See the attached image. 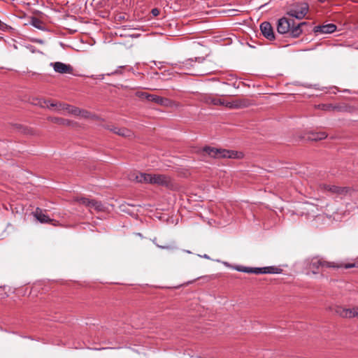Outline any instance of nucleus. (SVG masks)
<instances>
[{
  "mask_svg": "<svg viewBox=\"0 0 358 358\" xmlns=\"http://www.w3.org/2000/svg\"><path fill=\"white\" fill-rule=\"evenodd\" d=\"M306 24L305 22L296 24L292 19L282 17L277 22V31L280 34H289L291 37L297 38L302 34L301 27Z\"/></svg>",
  "mask_w": 358,
  "mask_h": 358,
  "instance_id": "1",
  "label": "nucleus"
},
{
  "mask_svg": "<svg viewBox=\"0 0 358 358\" xmlns=\"http://www.w3.org/2000/svg\"><path fill=\"white\" fill-rule=\"evenodd\" d=\"M202 151L214 158L238 159L243 156L241 152H238L234 150L212 148L210 146L203 147Z\"/></svg>",
  "mask_w": 358,
  "mask_h": 358,
  "instance_id": "2",
  "label": "nucleus"
},
{
  "mask_svg": "<svg viewBox=\"0 0 358 358\" xmlns=\"http://www.w3.org/2000/svg\"><path fill=\"white\" fill-rule=\"evenodd\" d=\"M308 267L313 273L317 274L324 268H336L338 266L334 262H327L323 258L316 257L311 259Z\"/></svg>",
  "mask_w": 358,
  "mask_h": 358,
  "instance_id": "3",
  "label": "nucleus"
},
{
  "mask_svg": "<svg viewBox=\"0 0 358 358\" xmlns=\"http://www.w3.org/2000/svg\"><path fill=\"white\" fill-rule=\"evenodd\" d=\"M43 104L40 103L41 107H47L48 108L52 107H56L57 111L65 110L68 113L73 115V111L76 108V106H71L66 103H50L49 101H43Z\"/></svg>",
  "mask_w": 358,
  "mask_h": 358,
  "instance_id": "4",
  "label": "nucleus"
},
{
  "mask_svg": "<svg viewBox=\"0 0 358 358\" xmlns=\"http://www.w3.org/2000/svg\"><path fill=\"white\" fill-rule=\"evenodd\" d=\"M79 202L89 208L90 210L94 209L97 212H103L106 208L101 201L94 199L83 197L79 199Z\"/></svg>",
  "mask_w": 358,
  "mask_h": 358,
  "instance_id": "5",
  "label": "nucleus"
},
{
  "mask_svg": "<svg viewBox=\"0 0 358 358\" xmlns=\"http://www.w3.org/2000/svg\"><path fill=\"white\" fill-rule=\"evenodd\" d=\"M308 10V5L306 3H303L299 6H296V8H291L287 13V15L292 17H295L298 20H301L307 14Z\"/></svg>",
  "mask_w": 358,
  "mask_h": 358,
  "instance_id": "6",
  "label": "nucleus"
},
{
  "mask_svg": "<svg viewBox=\"0 0 358 358\" xmlns=\"http://www.w3.org/2000/svg\"><path fill=\"white\" fill-rule=\"evenodd\" d=\"M152 184L169 188H171L173 186L171 178L169 176L163 174H152Z\"/></svg>",
  "mask_w": 358,
  "mask_h": 358,
  "instance_id": "7",
  "label": "nucleus"
},
{
  "mask_svg": "<svg viewBox=\"0 0 358 358\" xmlns=\"http://www.w3.org/2000/svg\"><path fill=\"white\" fill-rule=\"evenodd\" d=\"M138 96L145 98L148 101L158 103L161 106H168L170 103V100L157 95L150 94L145 92H141L138 94Z\"/></svg>",
  "mask_w": 358,
  "mask_h": 358,
  "instance_id": "8",
  "label": "nucleus"
},
{
  "mask_svg": "<svg viewBox=\"0 0 358 358\" xmlns=\"http://www.w3.org/2000/svg\"><path fill=\"white\" fill-rule=\"evenodd\" d=\"M260 31L262 35L268 41H273L275 38L273 27L268 22H263L260 24Z\"/></svg>",
  "mask_w": 358,
  "mask_h": 358,
  "instance_id": "9",
  "label": "nucleus"
},
{
  "mask_svg": "<svg viewBox=\"0 0 358 358\" xmlns=\"http://www.w3.org/2000/svg\"><path fill=\"white\" fill-rule=\"evenodd\" d=\"M50 66L53 67L55 72L64 74V73H72L73 67L70 64H66L60 62H52Z\"/></svg>",
  "mask_w": 358,
  "mask_h": 358,
  "instance_id": "10",
  "label": "nucleus"
},
{
  "mask_svg": "<svg viewBox=\"0 0 358 358\" xmlns=\"http://www.w3.org/2000/svg\"><path fill=\"white\" fill-rule=\"evenodd\" d=\"M336 30V26L334 24L329 23L327 24L315 26L313 31L316 34H331Z\"/></svg>",
  "mask_w": 358,
  "mask_h": 358,
  "instance_id": "11",
  "label": "nucleus"
},
{
  "mask_svg": "<svg viewBox=\"0 0 358 358\" xmlns=\"http://www.w3.org/2000/svg\"><path fill=\"white\" fill-rule=\"evenodd\" d=\"M201 101L208 105L220 106L223 104L222 99L217 98L210 94H203L201 97Z\"/></svg>",
  "mask_w": 358,
  "mask_h": 358,
  "instance_id": "12",
  "label": "nucleus"
},
{
  "mask_svg": "<svg viewBox=\"0 0 358 358\" xmlns=\"http://www.w3.org/2000/svg\"><path fill=\"white\" fill-rule=\"evenodd\" d=\"M33 214L36 220L41 223H50L53 221L47 215H45L40 208H36Z\"/></svg>",
  "mask_w": 358,
  "mask_h": 358,
  "instance_id": "13",
  "label": "nucleus"
},
{
  "mask_svg": "<svg viewBox=\"0 0 358 358\" xmlns=\"http://www.w3.org/2000/svg\"><path fill=\"white\" fill-rule=\"evenodd\" d=\"M222 106L229 108H240L246 106L245 101L243 100H236L234 101H224Z\"/></svg>",
  "mask_w": 358,
  "mask_h": 358,
  "instance_id": "14",
  "label": "nucleus"
},
{
  "mask_svg": "<svg viewBox=\"0 0 358 358\" xmlns=\"http://www.w3.org/2000/svg\"><path fill=\"white\" fill-rule=\"evenodd\" d=\"M73 115L75 116H79L85 119H92L94 117V115H92L90 112L80 109L76 107V109L73 111Z\"/></svg>",
  "mask_w": 358,
  "mask_h": 358,
  "instance_id": "15",
  "label": "nucleus"
},
{
  "mask_svg": "<svg viewBox=\"0 0 358 358\" xmlns=\"http://www.w3.org/2000/svg\"><path fill=\"white\" fill-rule=\"evenodd\" d=\"M135 179L138 182L152 184V174L140 173L138 175H136Z\"/></svg>",
  "mask_w": 358,
  "mask_h": 358,
  "instance_id": "16",
  "label": "nucleus"
},
{
  "mask_svg": "<svg viewBox=\"0 0 358 358\" xmlns=\"http://www.w3.org/2000/svg\"><path fill=\"white\" fill-rule=\"evenodd\" d=\"M108 129L121 136H130L131 131L126 128L108 127Z\"/></svg>",
  "mask_w": 358,
  "mask_h": 358,
  "instance_id": "17",
  "label": "nucleus"
},
{
  "mask_svg": "<svg viewBox=\"0 0 358 358\" xmlns=\"http://www.w3.org/2000/svg\"><path fill=\"white\" fill-rule=\"evenodd\" d=\"M327 137V134L324 131H320V132H311L309 134V136H308V139L310 141H320L322 139H324Z\"/></svg>",
  "mask_w": 358,
  "mask_h": 358,
  "instance_id": "18",
  "label": "nucleus"
},
{
  "mask_svg": "<svg viewBox=\"0 0 358 358\" xmlns=\"http://www.w3.org/2000/svg\"><path fill=\"white\" fill-rule=\"evenodd\" d=\"M30 24L34 27L35 28L40 29V30H44L45 29V25L43 22L38 18L36 17H31Z\"/></svg>",
  "mask_w": 358,
  "mask_h": 358,
  "instance_id": "19",
  "label": "nucleus"
},
{
  "mask_svg": "<svg viewBox=\"0 0 358 358\" xmlns=\"http://www.w3.org/2000/svg\"><path fill=\"white\" fill-rule=\"evenodd\" d=\"M204 60H205V59L203 57H196V58H195L194 62L193 61V59H190L185 61V62L184 63V65L187 67H188L189 66L195 67L197 66L196 63H198V64H201L204 62Z\"/></svg>",
  "mask_w": 358,
  "mask_h": 358,
  "instance_id": "20",
  "label": "nucleus"
},
{
  "mask_svg": "<svg viewBox=\"0 0 358 358\" xmlns=\"http://www.w3.org/2000/svg\"><path fill=\"white\" fill-rule=\"evenodd\" d=\"M353 191L347 187H339L338 192L336 193L342 198L346 195H351Z\"/></svg>",
  "mask_w": 358,
  "mask_h": 358,
  "instance_id": "21",
  "label": "nucleus"
},
{
  "mask_svg": "<svg viewBox=\"0 0 358 358\" xmlns=\"http://www.w3.org/2000/svg\"><path fill=\"white\" fill-rule=\"evenodd\" d=\"M345 308L341 306H336L333 308V312L338 316L344 318Z\"/></svg>",
  "mask_w": 358,
  "mask_h": 358,
  "instance_id": "22",
  "label": "nucleus"
},
{
  "mask_svg": "<svg viewBox=\"0 0 358 358\" xmlns=\"http://www.w3.org/2000/svg\"><path fill=\"white\" fill-rule=\"evenodd\" d=\"M48 120L58 124H66L68 122L67 120L57 117H50L48 118Z\"/></svg>",
  "mask_w": 358,
  "mask_h": 358,
  "instance_id": "23",
  "label": "nucleus"
},
{
  "mask_svg": "<svg viewBox=\"0 0 358 358\" xmlns=\"http://www.w3.org/2000/svg\"><path fill=\"white\" fill-rule=\"evenodd\" d=\"M355 312H354V307L351 308H345V315L344 318L345 319H352L355 317Z\"/></svg>",
  "mask_w": 358,
  "mask_h": 358,
  "instance_id": "24",
  "label": "nucleus"
},
{
  "mask_svg": "<svg viewBox=\"0 0 358 358\" xmlns=\"http://www.w3.org/2000/svg\"><path fill=\"white\" fill-rule=\"evenodd\" d=\"M234 268L236 271H239V272L250 273L252 267H248V266H241V265H238V266H236L235 267H234Z\"/></svg>",
  "mask_w": 358,
  "mask_h": 358,
  "instance_id": "25",
  "label": "nucleus"
},
{
  "mask_svg": "<svg viewBox=\"0 0 358 358\" xmlns=\"http://www.w3.org/2000/svg\"><path fill=\"white\" fill-rule=\"evenodd\" d=\"M282 272V269L280 268H278V267H276L274 266H268L267 273L278 274V273H281Z\"/></svg>",
  "mask_w": 358,
  "mask_h": 358,
  "instance_id": "26",
  "label": "nucleus"
},
{
  "mask_svg": "<svg viewBox=\"0 0 358 358\" xmlns=\"http://www.w3.org/2000/svg\"><path fill=\"white\" fill-rule=\"evenodd\" d=\"M125 68L124 66H119L116 70H115L114 71H112L110 73H108L107 74H106V76H113V75H121L122 74V69Z\"/></svg>",
  "mask_w": 358,
  "mask_h": 358,
  "instance_id": "27",
  "label": "nucleus"
},
{
  "mask_svg": "<svg viewBox=\"0 0 358 358\" xmlns=\"http://www.w3.org/2000/svg\"><path fill=\"white\" fill-rule=\"evenodd\" d=\"M15 127L19 131H21V132H23V133H31V130L30 129L25 128L24 127H23L21 124H15Z\"/></svg>",
  "mask_w": 358,
  "mask_h": 358,
  "instance_id": "28",
  "label": "nucleus"
},
{
  "mask_svg": "<svg viewBox=\"0 0 358 358\" xmlns=\"http://www.w3.org/2000/svg\"><path fill=\"white\" fill-rule=\"evenodd\" d=\"M319 108L324 110H331L334 108V107L331 104L319 105Z\"/></svg>",
  "mask_w": 358,
  "mask_h": 358,
  "instance_id": "29",
  "label": "nucleus"
},
{
  "mask_svg": "<svg viewBox=\"0 0 358 358\" xmlns=\"http://www.w3.org/2000/svg\"><path fill=\"white\" fill-rule=\"evenodd\" d=\"M339 187L336 185H328L327 186V190L332 192V193H336L338 190Z\"/></svg>",
  "mask_w": 358,
  "mask_h": 358,
  "instance_id": "30",
  "label": "nucleus"
},
{
  "mask_svg": "<svg viewBox=\"0 0 358 358\" xmlns=\"http://www.w3.org/2000/svg\"><path fill=\"white\" fill-rule=\"evenodd\" d=\"M261 273L262 271L260 267H252L250 273L261 274Z\"/></svg>",
  "mask_w": 358,
  "mask_h": 358,
  "instance_id": "31",
  "label": "nucleus"
},
{
  "mask_svg": "<svg viewBox=\"0 0 358 358\" xmlns=\"http://www.w3.org/2000/svg\"><path fill=\"white\" fill-rule=\"evenodd\" d=\"M151 13L153 16H157L159 14V10L157 8H153L151 10Z\"/></svg>",
  "mask_w": 358,
  "mask_h": 358,
  "instance_id": "32",
  "label": "nucleus"
},
{
  "mask_svg": "<svg viewBox=\"0 0 358 358\" xmlns=\"http://www.w3.org/2000/svg\"><path fill=\"white\" fill-rule=\"evenodd\" d=\"M7 27V24H5L4 22H3L1 20H0V30H5L6 28Z\"/></svg>",
  "mask_w": 358,
  "mask_h": 358,
  "instance_id": "33",
  "label": "nucleus"
},
{
  "mask_svg": "<svg viewBox=\"0 0 358 358\" xmlns=\"http://www.w3.org/2000/svg\"><path fill=\"white\" fill-rule=\"evenodd\" d=\"M158 248H162V249H166V250H170L171 248H173V247L170 246V245H157Z\"/></svg>",
  "mask_w": 358,
  "mask_h": 358,
  "instance_id": "34",
  "label": "nucleus"
},
{
  "mask_svg": "<svg viewBox=\"0 0 358 358\" xmlns=\"http://www.w3.org/2000/svg\"><path fill=\"white\" fill-rule=\"evenodd\" d=\"M261 268V274H266L267 273V269H268V266H265V267H260Z\"/></svg>",
  "mask_w": 358,
  "mask_h": 358,
  "instance_id": "35",
  "label": "nucleus"
},
{
  "mask_svg": "<svg viewBox=\"0 0 358 358\" xmlns=\"http://www.w3.org/2000/svg\"><path fill=\"white\" fill-rule=\"evenodd\" d=\"M355 317L358 318V306H354Z\"/></svg>",
  "mask_w": 358,
  "mask_h": 358,
  "instance_id": "36",
  "label": "nucleus"
},
{
  "mask_svg": "<svg viewBox=\"0 0 358 358\" xmlns=\"http://www.w3.org/2000/svg\"><path fill=\"white\" fill-rule=\"evenodd\" d=\"M355 265V264H348L345 265V268H350L354 267Z\"/></svg>",
  "mask_w": 358,
  "mask_h": 358,
  "instance_id": "37",
  "label": "nucleus"
},
{
  "mask_svg": "<svg viewBox=\"0 0 358 358\" xmlns=\"http://www.w3.org/2000/svg\"><path fill=\"white\" fill-rule=\"evenodd\" d=\"M99 76V78L100 79H103L104 78V76H105V74H101Z\"/></svg>",
  "mask_w": 358,
  "mask_h": 358,
  "instance_id": "38",
  "label": "nucleus"
},
{
  "mask_svg": "<svg viewBox=\"0 0 358 358\" xmlns=\"http://www.w3.org/2000/svg\"><path fill=\"white\" fill-rule=\"evenodd\" d=\"M203 257L206 258V259H209V257L207 255H204Z\"/></svg>",
  "mask_w": 358,
  "mask_h": 358,
  "instance_id": "39",
  "label": "nucleus"
},
{
  "mask_svg": "<svg viewBox=\"0 0 358 358\" xmlns=\"http://www.w3.org/2000/svg\"><path fill=\"white\" fill-rule=\"evenodd\" d=\"M208 72L202 73L201 74H208Z\"/></svg>",
  "mask_w": 358,
  "mask_h": 358,
  "instance_id": "40",
  "label": "nucleus"
},
{
  "mask_svg": "<svg viewBox=\"0 0 358 358\" xmlns=\"http://www.w3.org/2000/svg\"><path fill=\"white\" fill-rule=\"evenodd\" d=\"M320 2H324V0H318Z\"/></svg>",
  "mask_w": 358,
  "mask_h": 358,
  "instance_id": "41",
  "label": "nucleus"
}]
</instances>
